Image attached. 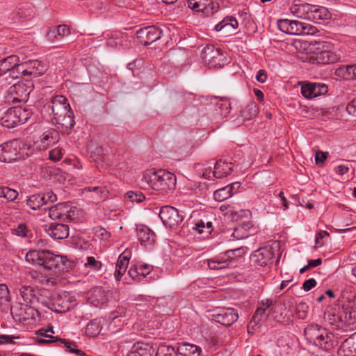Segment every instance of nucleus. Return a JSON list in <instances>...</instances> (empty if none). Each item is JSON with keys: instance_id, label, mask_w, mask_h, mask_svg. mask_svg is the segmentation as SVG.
Instances as JSON below:
<instances>
[{"instance_id": "obj_25", "label": "nucleus", "mask_w": 356, "mask_h": 356, "mask_svg": "<svg viewBox=\"0 0 356 356\" xmlns=\"http://www.w3.org/2000/svg\"><path fill=\"white\" fill-rule=\"evenodd\" d=\"M238 26V23L235 17L227 16L215 26L214 30L216 31H222L225 35H231Z\"/></svg>"}, {"instance_id": "obj_45", "label": "nucleus", "mask_w": 356, "mask_h": 356, "mask_svg": "<svg viewBox=\"0 0 356 356\" xmlns=\"http://www.w3.org/2000/svg\"><path fill=\"white\" fill-rule=\"evenodd\" d=\"M100 332V326L96 320L92 321L88 323L86 327V333L89 337H95Z\"/></svg>"}, {"instance_id": "obj_15", "label": "nucleus", "mask_w": 356, "mask_h": 356, "mask_svg": "<svg viewBox=\"0 0 356 356\" xmlns=\"http://www.w3.org/2000/svg\"><path fill=\"white\" fill-rule=\"evenodd\" d=\"M33 88V83L29 81H19L10 88L9 93L13 95V102H26Z\"/></svg>"}, {"instance_id": "obj_51", "label": "nucleus", "mask_w": 356, "mask_h": 356, "mask_svg": "<svg viewBox=\"0 0 356 356\" xmlns=\"http://www.w3.org/2000/svg\"><path fill=\"white\" fill-rule=\"evenodd\" d=\"M21 67H22V63H19V62L17 63V65H16V67H14V68H13L10 71H9V72L8 73V76L11 79H15L16 78H18V76L20 74L24 75V72L21 71V70H19Z\"/></svg>"}, {"instance_id": "obj_47", "label": "nucleus", "mask_w": 356, "mask_h": 356, "mask_svg": "<svg viewBox=\"0 0 356 356\" xmlns=\"http://www.w3.org/2000/svg\"><path fill=\"white\" fill-rule=\"evenodd\" d=\"M84 266L86 268H89L92 270L98 271L101 270L102 264L100 261L97 260L94 257H88Z\"/></svg>"}, {"instance_id": "obj_20", "label": "nucleus", "mask_w": 356, "mask_h": 356, "mask_svg": "<svg viewBox=\"0 0 356 356\" xmlns=\"http://www.w3.org/2000/svg\"><path fill=\"white\" fill-rule=\"evenodd\" d=\"M20 159L17 142H9L0 145V161L11 163Z\"/></svg>"}, {"instance_id": "obj_35", "label": "nucleus", "mask_w": 356, "mask_h": 356, "mask_svg": "<svg viewBox=\"0 0 356 356\" xmlns=\"http://www.w3.org/2000/svg\"><path fill=\"white\" fill-rule=\"evenodd\" d=\"M238 186V183H233L225 187L216 190L213 193L215 200L222 202L234 195L233 186Z\"/></svg>"}, {"instance_id": "obj_40", "label": "nucleus", "mask_w": 356, "mask_h": 356, "mask_svg": "<svg viewBox=\"0 0 356 356\" xmlns=\"http://www.w3.org/2000/svg\"><path fill=\"white\" fill-rule=\"evenodd\" d=\"M18 196V192L7 186L0 187V197L7 200L8 202L15 201Z\"/></svg>"}, {"instance_id": "obj_12", "label": "nucleus", "mask_w": 356, "mask_h": 356, "mask_svg": "<svg viewBox=\"0 0 356 356\" xmlns=\"http://www.w3.org/2000/svg\"><path fill=\"white\" fill-rule=\"evenodd\" d=\"M51 297L48 307L55 312L65 313L74 306V303L71 300V296L67 292L54 293Z\"/></svg>"}, {"instance_id": "obj_18", "label": "nucleus", "mask_w": 356, "mask_h": 356, "mask_svg": "<svg viewBox=\"0 0 356 356\" xmlns=\"http://www.w3.org/2000/svg\"><path fill=\"white\" fill-rule=\"evenodd\" d=\"M328 91L327 86L323 83L308 82L301 86L302 95L307 99L324 95Z\"/></svg>"}, {"instance_id": "obj_64", "label": "nucleus", "mask_w": 356, "mask_h": 356, "mask_svg": "<svg viewBox=\"0 0 356 356\" xmlns=\"http://www.w3.org/2000/svg\"><path fill=\"white\" fill-rule=\"evenodd\" d=\"M327 235H328V234L326 231H321L316 235V239H315V247L316 248H319L323 245V243H320V240H321L325 236H327Z\"/></svg>"}, {"instance_id": "obj_3", "label": "nucleus", "mask_w": 356, "mask_h": 356, "mask_svg": "<svg viewBox=\"0 0 356 356\" xmlns=\"http://www.w3.org/2000/svg\"><path fill=\"white\" fill-rule=\"evenodd\" d=\"M304 334L309 343L324 350L331 351L338 344L334 334L318 324L308 325L305 329Z\"/></svg>"}, {"instance_id": "obj_36", "label": "nucleus", "mask_w": 356, "mask_h": 356, "mask_svg": "<svg viewBox=\"0 0 356 356\" xmlns=\"http://www.w3.org/2000/svg\"><path fill=\"white\" fill-rule=\"evenodd\" d=\"M49 216L53 219H60L64 216H67L66 212H67V206L65 204H58L54 206L49 207Z\"/></svg>"}, {"instance_id": "obj_4", "label": "nucleus", "mask_w": 356, "mask_h": 356, "mask_svg": "<svg viewBox=\"0 0 356 356\" xmlns=\"http://www.w3.org/2000/svg\"><path fill=\"white\" fill-rule=\"evenodd\" d=\"M290 12L298 18L314 23H320L330 18V13L327 8L309 3L293 4L290 7Z\"/></svg>"}, {"instance_id": "obj_43", "label": "nucleus", "mask_w": 356, "mask_h": 356, "mask_svg": "<svg viewBox=\"0 0 356 356\" xmlns=\"http://www.w3.org/2000/svg\"><path fill=\"white\" fill-rule=\"evenodd\" d=\"M126 200L131 202H142L145 200V195L140 191H128L124 195Z\"/></svg>"}, {"instance_id": "obj_63", "label": "nucleus", "mask_w": 356, "mask_h": 356, "mask_svg": "<svg viewBox=\"0 0 356 356\" xmlns=\"http://www.w3.org/2000/svg\"><path fill=\"white\" fill-rule=\"evenodd\" d=\"M327 152H323L321 151H318L316 154L315 160L316 163H322L327 159Z\"/></svg>"}, {"instance_id": "obj_28", "label": "nucleus", "mask_w": 356, "mask_h": 356, "mask_svg": "<svg viewBox=\"0 0 356 356\" xmlns=\"http://www.w3.org/2000/svg\"><path fill=\"white\" fill-rule=\"evenodd\" d=\"M59 140L58 132L54 129H50L44 131L40 136V142L42 146H40V149H46L52 145L56 144Z\"/></svg>"}, {"instance_id": "obj_62", "label": "nucleus", "mask_w": 356, "mask_h": 356, "mask_svg": "<svg viewBox=\"0 0 356 356\" xmlns=\"http://www.w3.org/2000/svg\"><path fill=\"white\" fill-rule=\"evenodd\" d=\"M346 110L349 114L356 116V97L347 105Z\"/></svg>"}, {"instance_id": "obj_59", "label": "nucleus", "mask_w": 356, "mask_h": 356, "mask_svg": "<svg viewBox=\"0 0 356 356\" xmlns=\"http://www.w3.org/2000/svg\"><path fill=\"white\" fill-rule=\"evenodd\" d=\"M57 34L60 37H64L70 33V29L66 25H59L56 29Z\"/></svg>"}, {"instance_id": "obj_2", "label": "nucleus", "mask_w": 356, "mask_h": 356, "mask_svg": "<svg viewBox=\"0 0 356 356\" xmlns=\"http://www.w3.org/2000/svg\"><path fill=\"white\" fill-rule=\"evenodd\" d=\"M25 259L48 270L63 271L70 267V261L66 257L56 254L46 250H31L26 254Z\"/></svg>"}, {"instance_id": "obj_58", "label": "nucleus", "mask_w": 356, "mask_h": 356, "mask_svg": "<svg viewBox=\"0 0 356 356\" xmlns=\"http://www.w3.org/2000/svg\"><path fill=\"white\" fill-rule=\"evenodd\" d=\"M126 311L123 307L118 308L116 311L112 312L110 315V319L115 321L119 316H125Z\"/></svg>"}, {"instance_id": "obj_56", "label": "nucleus", "mask_w": 356, "mask_h": 356, "mask_svg": "<svg viewBox=\"0 0 356 356\" xmlns=\"http://www.w3.org/2000/svg\"><path fill=\"white\" fill-rule=\"evenodd\" d=\"M348 165L345 164H340L334 168V171L336 172V173L341 176H343L345 174H346L348 172Z\"/></svg>"}, {"instance_id": "obj_33", "label": "nucleus", "mask_w": 356, "mask_h": 356, "mask_svg": "<svg viewBox=\"0 0 356 356\" xmlns=\"http://www.w3.org/2000/svg\"><path fill=\"white\" fill-rule=\"evenodd\" d=\"M177 351L181 356H200L201 348L196 345L182 343L178 346Z\"/></svg>"}, {"instance_id": "obj_57", "label": "nucleus", "mask_w": 356, "mask_h": 356, "mask_svg": "<svg viewBox=\"0 0 356 356\" xmlns=\"http://www.w3.org/2000/svg\"><path fill=\"white\" fill-rule=\"evenodd\" d=\"M19 337H12L10 335L0 334V345L5 343H14V339Z\"/></svg>"}, {"instance_id": "obj_61", "label": "nucleus", "mask_w": 356, "mask_h": 356, "mask_svg": "<svg viewBox=\"0 0 356 356\" xmlns=\"http://www.w3.org/2000/svg\"><path fill=\"white\" fill-rule=\"evenodd\" d=\"M138 273L140 275H142L143 277H146L151 270V266H149L147 264L141 265L140 266H138Z\"/></svg>"}, {"instance_id": "obj_31", "label": "nucleus", "mask_w": 356, "mask_h": 356, "mask_svg": "<svg viewBox=\"0 0 356 356\" xmlns=\"http://www.w3.org/2000/svg\"><path fill=\"white\" fill-rule=\"evenodd\" d=\"M19 62V58L16 55L9 56L0 60V76L7 74Z\"/></svg>"}, {"instance_id": "obj_6", "label": "nucleus", "mask_w": 356, "mask_h": 356, "mask_svg": "<svg viewBox=\"0 0 356 356\" xmlns=\"http://www.w3.org/2000/svg\"><path fill=\"white\" fill-rule=\"evenodd\" d=\"M176 176L163 170L154 171L149 179V184L152 188L161 195H165L175 189Z\"/></svg>"}, {"instance_id": "obj_34", "label": "nucleus", "mask_w": 356, "mask_h": 356, "mask_svg": "<svg viewBox=\"0 0 356 356\" xmlns=\"http://www.w3.org/2000/svg\"><path fill=\"white\" fill-rule=\"evenodd\" d=\"M152 347L146 343H135L126 356H151Z\"/></svg>"}, {"instance_id": "obj_54", "label": "nucleus", "mask_w": 356, "mask_h": 356, "mask_svg": "<svg viewBox=\"0 0 356 356\" xmlns=\"http://www.w3.org/2000/svg\"><path fill=\"white\" fill-rule=\"evenodd\" d=\"M85 192H94L96 193L97 197H100L103 195V193H106V191L104 188L101 186H95V187H86L84 188Z\"/></svg>"}, {"instance_id": "obj_46", "label": "nucleus", "mask_w": 356, "mask_h": 356, "mask_svg": "<svg viewBox=\"0 0 356 356\" xmlns=\"http://www.w3.org/2000/svg\"><path fill=\"white\" fill-rule=\"evenodd\" d=\"M224 256H227L229 264L232 266V263L236 257H240L244 254L243 248H237L234 250H229L222 253Z\"/></svg>"}, {"instance_id": "obj_39", "label": "nucleus", "mask_w": 356, "mask_h": 356, "mask_svg": "<svg viewBox=\"0 0 356 356\" xmlns=\"http://www.w3.org/2000/svg\"><path fill=\"white\" fill-rule=\"evenodd\" d=\"M26 204L31 209L36 210L45 205L44 197L42 194L33 195L29 197Z\"/></svg>"}, {"instance_id": "obj_50", "label": "nucleus", "mask_w": 356, "mask_h": 356, "mask_svg": "<svg viewBox=\"0 0 356 356\" xmlns=\"http://www.w3.org/2000/svg\"><path fill=\"white\" fill-rule=\"evenodd\" d=\"M332 316L334 317V322L332 323H336L339 327L342 326L340 323L345 324L346 317L344 314L343 315V308L337 313H333Z\"/></svg>"}, {"instance_id": "obj_42", "label": "nucleus", "mask_w": 356, "mask_h": 356, "mask_svg": "<svg viewBox=\"0 0 356 356\" xmlns=\"http://www.w3.org/2000/svg\"><path fill=\"white\" fill-rule=\"evenodd\" d=\"M177 348L171 346L160 345L157 349L156 356H178Z\"/></svg>"}, {"instance_id": "obj_41", "label": "nucleus", "mask_w": 356, "mask_h": 356, "mask_svg": "<svg viewBox=\"0 0 356 356\" xmlns=\"http://www.w3.org/2000/svg\"><path fill=\"white\" fill-rule=\"evenodd\" d=\"M269 314V312H267L265 309H263V307L259 306L255 311L250 323H254V325H257L259 323L265 321L268 318Z\"/></svg>"}, {"instance_id": "obj_44", "label": "nucleus", "mask_w": 356, "mask_h": 356, "mask_svg": "<svg viewBox=\"0 0 356 356\" xmlns=\"http://www.w3.org/2000/svg\"><path fill=\"white\" fill-rule=\"evenodd\" d=\"M335 74L346 79H353V65H343L336 70Z\"/></svg>"}, {"instance_id": "obj_55", "label": "nucleus", "mask_w": 356, "mask_h": 356, "mask_svg": "<svg viewBox=\"0 0 356 356\" xmlns=\"http://www.w3.org/2000/svg\"><path fill=\"white\" fill-rule=\"evenodd\" d=\"M43 197H44V204L45 205L49 203H53L56 201L57 197L56 195L52 192L49 191L46 193L42 194Z\"/></svg>"}, {"instance_id": "obj_29", "label": "nucleus", "mask_w": 356, "mask_h": 356, "mask_svg": "<svg viewBox=\"0 0 356 356\" xmlns=\"http://www.w3.org/2000/svg\"><path fill=\"white\" fill-rule=\"evenodd\" d=\"M337 353L339 356H355L356 342L355 338L346 339L340 345Z\"/></svg>"}, {"instance_id": "obj_27", "label": "nucleus", "mask_w": 356, "mask_h": 356, "mask_svg": "<svg viewBox=\"0 0 356 356\" xmlns=\"http://www.w3.org/2000/svg\"><path fill=\"white\" fill-rule=\"evenodd\" d=\"M19 293L24 304L35 305L40 301L38 291L31 286L23 285L19 288Z\"/></svg>"}, {"instance_id": "obj_26", "label": "nucleus", "mask_w": 356, "mask_h": 356, "mask_svg": "<svg viewBox=\"0 0 356 356\" xmlns=\"http://www.w3.org/2000/svg\"><path fill=\"white\" fill-rule=\"evenodd\" d=\"M273 257L271 248L265 247L258 249L252 254L254 261L260 266H265Z\"/></svg>"}, {"instance_id": "obj_53", "label": "nucleus", "mask_w": 356, "mask_h": 356, "mask_svg": "<svg viewBox=\"0 0 356 356\" xmlns=\"http://www.w3.org/2000/svg\"><path fill=\"white\" fill-rule=\"evenodd\" d=\"M62 155H63L62 150L58 148L51 149L49 152V159H51L54 161H59L61 159Z\"/></svg>"}, {"instance_id": "obj_48", "label": "nucleus", "mask_w": 356, "mask_h": 356, "mask_svg": "<svg viewBox=\"0 0 356 356\" xmlns=\"http://www.w3.org/2000/svg\"><path fill=\"white\" fill-rule=\"evenodd\" d=\"M308 305L305 302H300L296 309V316L300 319H305L307 316Z\"/></svg>"}, {"instance_id": "obj_14", "label": "nucleus", "mask_w": 356, "mask_h": 356, "mask_svg": "<svg viewBox=\"0 0 356 356\" xmlns=\"http://www.w3.org/2000/svg\"><path fill=\"white\" fill-rule=\"evenodd\" d=\"M187 7L195 12H200L208 17L217 12L218 3L213 0H188Z\"/></svg>"}, {"instance_id": "obj_24", "label": "nucleus", "mask_w": 356, "mask_h": 356, "mask_svg": "<svg viewBox=\"0 0 356 356\" xmlns=\"http://www.w3.org/2000/svg\"><path fill=\"white\" fill-rule=\"evenodd\" d=\"M20 70L24 72V76L33 75L38 77L44 74L46 68L38 60H29L28 63H22Z\"/></svg>"}, {"instance_id": "obj_60", "label": "nucleus", "mask_w": 356, "mask_h": 356, "mask_svg": "<svg viewBox=\"0 0 356 356\" xmlns=\"http://www.w3.org/2000/svg\"><path fill=\"white\" fill-rule=\"evenodd\" d=\"M316 282L315 279L311 278V279L306 280L303 283L302 288L305 291H309L312 288H314L316 286Z\"/></svg>"}, {"instance_id": "obj_49", "label": "nucleus", "mask_w": 356, "mask_h": 356, "mask_svg": "<svg viewBox=\"0 0 356 356\" xmlns=\"http://www.w3.org/2000/svg\"><path fill=\"white\" fill-rule=\"evenodd\" d=\"M343 307L349 311V317L356 319V300H348Z\"/></svg>"}, {"instance_id": "obj_16", "label": "nucleus", "mask_w": 356, "mask_h": 356, "mask_svg": "<svg viewBox=\"0 0 356 356\" xmlns=\"http://www.w3.org/2000/svg\"><path fill=\"white\" fill-rule=\"evenodd\" d=\"M159 217L165 226L170 227L178 225L184 218L178 210L171 206L163 207L160 210Z\"/></svg>"}, {"instance_id": "obj_23", "label": "nucleus", "mask_w": 356, "mask_h": 356, "mask_svg": "<svg viewBox=\"0 0 356 356\" xmlns=\"http://www.w3.org/2000/svg\"><path fill=\"white\" fill-rule=\"evenodd\" d=\"M137 237L140 244L146 247H152L155 243V234L146 226H139L136 229Z\"/></svg>"}, {"instance_id": "obj_32", "label": "nucleus", "mask_w": 356, "mask_h": 356, "mask_svg": "<svg viewBox=\"0 0 356 356\" xmlns=\"http://www.w3.org/2000/svg\"><path fill=\"white\" fill-rule=\"evenodd\" d=\"M227 256L220 254L218 256L207 260V265L211 270H221L229 268L231 265Z\"/></svg>"}, {"instance_id": "obj_21", "label": "nucleus", "mask_w": 356, "mask_h": 356, "mask_svg": "<svg viewBox=\"0 0 356 356\" xmlns=\"http://www.w3.org/2000/svg\"><path fill=\"white\" fill-rule=\"evenodd\" d=\"M214 220L215 216L212 213H205L197 222H191V229L197 231L200 234H210L213 229Z\"/></svg>"}, {"instance_id": "obj_1", "label": "nucleus", "mask_w": 356, "mask_h": 356, "mask_svg": "<svg viewBox=\"0 0 356 356\" xmlns=\"http://www.w3.org/2000/svg\"><path fill=\"white\" fill-rule=\"evenodd\" d=\"M43 111L52 124L61 126L65 131L72 129L75 124L74 113L68 100L63 95L52 97L44 106Z\"/></svg>"}, {"instance_id": "obj_10", "label": "nucleus", "mask_w": 356, "mask_h": 356, "mask_svg": "<svg viewBox=\"0 0 356 356\" xmlns=\"http://www.w3.org/2000/svg\"><path fill=\"white\" fill-rule=\"evenodd\" d=\"M10 314L20 322L33 324L40 320V313L33 306L27 304L16 303L10 306Z\"/></svg>"}, {"instance_id": "obj_37", "label": "nucleus", "mask_w": 356, "mask_h": 356, "mask_svg": "<svg viewBox=\"0 0 356 356\" xmlns=\"http://www.w3.org/2000/svg\"><path fill=\"white\" fill-rule=\"evenodd\" d=\"M10 296L8 286L4 284H0V310L7 311L10 308Z\"/></svg>"}, {"instance_id": "obj_13", "label": "nucleus", "mask_w": 356, "mask_h": 356, "mask_svg": "<svg viewBox=\"0 0 356 356\" xmlns=\"http://www.w3.org/2000/svg\"><path fill=\"white\" fill-rule=\"evenodd\" d=\"M163 35L161 28L155 26H145L136 31V38L138 42L147 46L159 40Z\"/></svg>"}, {"instance_id": "obj_7", "label": "nucleus", "mask_w": 356, "mask_h": 356, "mask_svg": "<svg viewBox=\"0 0 356 356\" xmlns=\"http://www.w3.org/2000/svg\"><path fill=\"white\" fill-rule=\"evenodd\" d=\"M32 113L29 108L16 106L8 108L0 119V124L8 129L24 124Z\"/></svg>"}, {"instance_id": "obj_19", "label": "nucleus", "mask_w": 356, "mask_h": 356, "mask_svg": "<svg viewBox=\"0 0 356 356\" xmlns=\"http://www.w3.org/2000/svg\"><path fill=\"white\" fill-rule=\"evenodd\" d=\"M232 166V162L220 159L216 163L213 171H211V169L209 170L207 169L203 175L209 179H211V175L217 179H221L231 174Z\"/></svg>"}, {"instance_id": "obj_5", "label": "nucleus", "mask_w": 356, "mask_h": 356, "mask_svg": "<svg viewBox=\"0 0 356 356\" xmlns=\"http://www.w3.org/2000/svg\"><path fill=\"white\" fill-rule=\"evenodd\" d=\"M52 334H54L52 326L41 328L35 333V340L40 345H47L57 342L60 344H63L66 348V350L69 353H74L77 356L85 355V353L82 350L79 349L74 342L58 339L57 337H54Z\"/></svg>"}, {"instance_id": "obj_30", "label": "nucleus", "mask_w": 356, "mask_h": 356, "mask_svg": "<svg viewBox=\"0 0 356 356\" xmlns=\"http://www.w3.org/2000/svg\"><path fill=\"white\" fill-rule=\"evenodd\" d=\"M129 254L125 252L119 256L114 273L115 277L118 281H119L125 273L129 264Z\"/></svg>"}, {"instance_id": "obj_38", "label": "nucleus", "mask_w": 356, "mask_h": 356, "mask_svg": "<svg viewBox=\"0 0 356 356\" xmlns=\"http://www.w3.org/2000/svg\"><path fill=\"white\" fill-rule=\"evenodd\" d=\"M259 111L255 102L249 103L241 112V115L245 120H251L254 118Z\"/></svg>"}, {"instance_id": "obj_52", "label": "nucleus", "mask_w": 356, "mask_h": 356, "mask_svg": "<svg viewBox=\"0 0 356 356\" xmlns=\"http://www.w3.org/2000/svg\"><path fill=\"white\" fill-rule=\"evenodd\" d=\"M26 227L24 224L18 225L17 227L12 229V233L18 236H26Z\"/></svg>"}, {"instance_id": "obj_9", "label": "nucleus", "mask_w": 356, "mask_h": 356, "mask_svg": "<svg viewBox=\"0 0 356 356\" xmlns=\"http://www.w3.org/2000/svg\"><path fill=\"white\" fill-rule=\"evenodd\" d=\"M320 44L323 49L315 53L312 57L313 63L316 62L318 64L328 65L340 60L342 56V51L339 48L327 42H322Z\"/></svg>"}, {"instance_id": "obj_17", "label": "nucleus", "mask_w": 356, "mask_h": 356, "mask_svg": "<svg viewBox=\"0 0 356 356\" xmlns=\"http://www.w3.org/2000/svg\"><path fill=\"white\" fill-rule=\"evenodd\" d=\"M211 320L224 326H230L238 318V314L233 308H224L211 316Z\"/></svg>"}, {"instance_id": "obj_8", "label": "nucleus", "mask_w": 356, "mask_h": 356, "mask_svg": "<svg viewBox=\"0 0 356 356\" xmlns=\"http://www.w3.org/2000/svg\"><path fill=\"white\" fill-rule=\"evenodd\" d=\"M277 26L280 31L289 35H312L318 32L316 27L298 20L281 19L277 21Z\"/></svg>"}, {"instance_id": "obj_11", "label": "nucleus", "mask_w": 356, "mask_h": 356, "mask_svg": "<svg viewBox=\"0 0 356 356\" xmlns=\"http://www.w3.org/2000/svg\"><path fill=\"white\" fill-rule=\"evenodd\" d=\"M201 58L209 67H222L226 63L223 51L219 48H215L212 44H207L202 49Z\"/></svg>"}, {"instance_id": "obj_22", "label": "nucleus", "mask_w": 356, "mask_h": 356, "mask_svg": "<svg viewBox=\"0 0 356 356\" xmlns=\"http://www.w3.org/2000/svg\"><path fill=\"white\" fill-rule=\"evenodd\" d=\"M47 233L56 240H62L69 236V227L63 223H51L46 229Z\"/></svg>"}]
</instances>
